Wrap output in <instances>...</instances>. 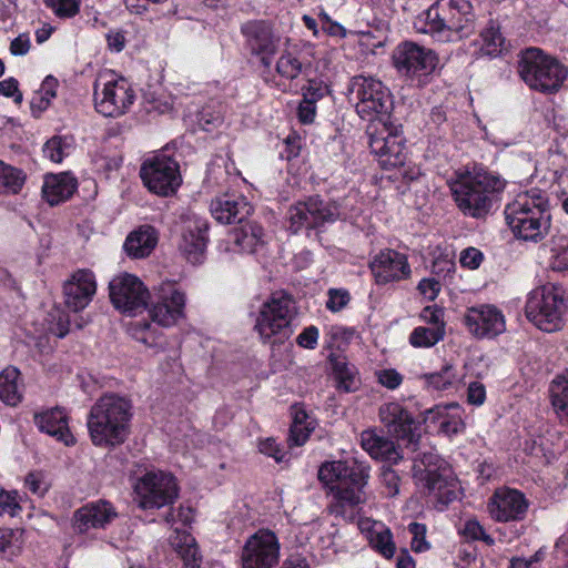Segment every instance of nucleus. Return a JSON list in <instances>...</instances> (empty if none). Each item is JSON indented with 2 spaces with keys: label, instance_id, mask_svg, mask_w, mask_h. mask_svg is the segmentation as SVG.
<instances>
[{
  "label": "nucleus",
  "instance_id": "obj_2",
  "mask_svg": "<svg viewBox=\"0 0 568 568\" xmlns=\"http://www.w3.org/2000/svg\"><path fill=\"white\" fill-rule=\"evenodd\" d=\"M132 400L113 392L101 395L87 416L90 439L97 447L114 448L122 445L131 433Z\"/></svg>",
  "mask_w": 568,
  "mask_h": 568
},
{
  "label": "nucleus",
  "instance_id": "obj_42",
  "mask_svg": "<svg viewBox=\"0 0 568 568\" xmlns=\"http://www.w3.org/2000/svg\"><path fill=\"white\" fill-rule=\"evenodd\" d=\"M26 180L23 172L0 161V193H18Z\"/></svg>",
  "mask_w": 568,
  "mask_h": 568
},
{
  "label": "nucleus",
  "instance_id": "obj_44",
  "mask_svg": "<svg viewBox=\"0 0 568 568\" xmlns=\"http://www.w3.org/2000/svg\"><path fill=\"white\" fill-rule=\"evenodd\" d=\"M72 150V139L68 136H52L43 146L44 156L54 163L62 162Z\"/></svg>",
  "mask_w": 568,
  "mask_h": 568
},
{
  "label": "nucleus",
  "instance_id": "obj_31",
  "mask_svg": "<svg viewBox=\"0 0 568 568\" xmlns=\"http://www.w3.org/2000/svg\"><path fill=\"white\" fill-rule=\"evenodd\" d=\"M77 187V179L68 172L48 174L42 185V196L50 205H58L69 200Z\"/></svg>",
  "mask_w": 568,
  "mask_h": 568
},
{
  "label": "nucleus",
  "instance_id": "obj_39",
  "mask_svg": "<svg viewBox=\"0 0 568 568\" xmlns=\"http://www.w3.org/2000/svg\"><path fill=\"white\" fill-rule=\"evenodd\" d=\"M481 44L479 54L489 58H495L506 50V40L501 36L498 27L490 24L481 33Z\"/></svg>",
  "mask_w": 568,
  "mask_h": 568
},
{
  "label": "nucleus",
  "instance_id": "obj_41",
  "mask_svg": "<svg viewBox=\"0 0 568 568\" xmlns=\"http://www.w3.org/2000/svg\"><path fill=\"white\" fill-rule=\"evenodd\" d=\"M306 68L305 63L292 51L285 50L276 61V72L286 80L297 79Z\"/></svg>",
  "mask_w": 568,
  "mask_h": 568
},
{
  "label": "nucleus",
  "instance_id": "obj_45",
  "mask_svg": "<svg viewBox=\"0 0 568 568\" xmlns=\"http://www.w3.org/2000/svg\"><path fill=\"white\" fill-rule=\"evenodd\" d=\"M425 379L434 389L444 390L456 382L455 369L452 365L446 364L439 372L425 375Z\"/></svg>",
  "mask_w": 568,
  "mask_h": 568
},
{
  "label": "nucleus",
  "instance_id": "obj_47",
  "mask_svg": "<svg viewBox=\"0 0 568 568\" xmlns=\"http://www.w3.org/2000/svg\"><path fill=\"white\" fill-rule=\"evenodd\" d=\"M222 122L223 114L220 105H205L197 113V123L204 131H212Z\"/></svg>",
  "mask_w": 568,
  "mask_h": 568
},
{
  "label": "nucleus",
  "instance_id": "obj_32",
  "mask_svg": "<svg viewBox=\"0 0 568 568\" xmlns=\"http://www.w3.org/2000/svg\"><path fill=\"white\" fill-rule=\"evenodd\" d=\"M361 445L374 459L398 463L403 456L395 443L375 430H364L361 434Z\"/></svg>",
  "mask_w": 568,
  "mask_h": 568
},
{
  "label": "nucleus",
  "instance_id": "obj_19",
  "mask_svg": "<svg viewBox=\"0 0 568 568\" xmlns=\"http://www.w3.org/2000/svg\"><path fill=\"white\" fill-rule=\"evenodd\" d=\"M109 292L113 306L128 314L144 310L150 297L142 281L129 273L114 276L109 283Z\"/></svg>",
  "mask_w": 568,
  "mask_h": 568
},
{
  "label": "nucleus",
  "instance_id": "obj_6",
  "mask_svg": "<svg viewBox=\"0 0 568 568\" xmlns=\"http://www.w3.org/2000/svg\"><path fill=\"white\" fill-rule=\"evenodd\" d=\"M413 477L423 491L443 507L457 499V480L437 454L424 452L414 457Z\"/></svg>",
  "mask_w": 568,
  "mask_h": 568
},
{
  "label": "nucleus",
  "instance_id": "obj_28",
  "mask_svg": "<svg viewBox=\"0 0 568 568\" xmlns=\"http://www.w3.org/2000/svg\"><path fill=\"white\" fill-rule=\"evenodd\" d=\"M209 224L205 220L193 217L185 222L179 248L192 264L202 263L207 245Z\"/></svg>",
  "mask_w": 568,
  "mask_h": 568
},
{
  "label": "nucleus",
  "instance_id": "obj_51",
  "mask_svg": "<svg viewBox=\"0 0 568 568\" xmlns=\"http://www.w3.org/2000/svg\"><path fill=\"white\" fill-rule=\"evenodd\" d=\"M314 429L315 425L292 424L287 437L288 446L298 447L304 445Z\"/></svg>",
  "mask_w": 568,
  "mask_h": 568
},
{
  "label": "nucleus",
  "instance_id": "obj_8",
  "mask_svg": "<svg viewBox=\"0 0 568 568\" xmlns=\"http://www.w3.org/2000/svg\"><path fill=\"white\" fill-rule=\"evenodd\" d=\"M295 315L293 296L285 291H276L263 303L254 328L264 343L281 344L292 336Z\"/></svg>",
  "mask_w": 568,
  "mask_h": 568
},
{
  "label": "nucleus",
  "instance_id": "obj_33",
  "mask_svg": "<svg viewBox=\"0 0 568 568\" xmlns=\"http://www.w3.org/2000/svg\"><path fill=\"white\" fill-rule=\"evenodd\" d=\"M170 542L183 561V568H201L202 555L200 554L195 538L186 532L175 528L170 537Z\"/></svg>",
  "mask_w": 568,
  "mask_h": 568
},
{
  "label": "nucleus",
  "instance_id": "obj_13",
  "mask_svg": "<svg viewBox=\"0 0 568 568\" xmlns=\"http://www.w3.org/2000/svg\"><path fill=\"white\" fill-rule=\"evenodd\" d=\"M366 135L371 152L377 156L383 169L389 170L404 165L406 148L397 128L387 121H373L367 125Z\"/></svg>",
  "mask_w": 568,
  "mask_h": 568
},
{
  "label": "nucleus",
  "instance_id": "obj_38",
  "mask_svg": "<svg viewBox=\"0 0 568 568\" xmlns=\"http://www.w3.org/2000/svg\"><path fill=\"white\" fill-rule=\"evenodd\" d=\"M372 547L387 559H390L396 550L393 534L389 528L381 523H374L369 531Z\"/></svg>",
  "mask_w": 568,
  "mask_h": 568
},
{
  "label": "nucleus",
  "instance_id": "obj_5",
  "mask_svg": "<svg viewBox=\"0 0 568 568\" xmlns=\"http://www.w3.org/2000/svg\"><path fill=\"white\" fill-rule=\"evenodd\" d=\"M507 225L517 239L539 242L549 232L551 213L549 197L532 189L519 194L504 211Z\"/></svg>",
  "mask_w": 568,
  "mask_h": 568
},
{
  "label": "nucleus",
  "instance_id": "obj_29",
  "mask_svg": "<svg viewBox=\"0 0 568 568\" xmlns=\"http://www.w3.org/2000/svg\"><path fill=\"white\" fill-rule=\"evenodd\" d=\"M212 216L222 224L243 223L253 212L251 203L240 194H223L211 201Z\"/></svg>",
  "mask_w": 568,
  "mask_h": 568
},
{
  "label": "nucleus",
  "instance_id": "obj_52",
  "mask_svg": "<svg viewBox=\"0 0 568 568\" xmlns=\"http://www.w3.org/2000/svg\"><path fill=\"white\" fill-rule=\"evenodd\" d=\"M20 510L21 507L17 500V493L6 491L0 488V515L8 514L14 517Z\"/></svg>",
  "mask_w": 568,
  "mask_h": 568
},
{
  "label": "nucleus",
  "instance_id": "obj_22",
  "mask_svg": "<svg viewBox=\"0 0 568 568\" xmlns=\"http://www.w3.org/2000/svg\"><path fill=\"white\" fill-rule=\"evenodd\" d=\"M379 418L387 432L397 439L407 442V447L417 450L420 434L410 413L400 404L392 402L379 407Z\"/></svg>",
  "mask_w": 568,
  "mask_h": 568
},
{
  "label": "nucleus",
  "instance_id": "obj_57",
  "mask_svg": "<svg viewBox=\"0 0 568 568\" xmlns=\"http://www.w3.org/2000/svg\"><path fill=\"white\" fill-rule=\"evenodd\" d=\"M377 381L388 389H396L403 382V376L393 368L382 369L376 373Z\"/></svg>",
  "mask_w": 568,
  "mask_h": 568
},
{
  "label": "nucleus",
  "instance_id": "obj_53",
  "mask_svg": "<svg viewBox=\"0 0 568 568\" xmlns=\"http://www.w3.org/2000/svg\"><path fill=\"white\" fill-rule=\"evenodd\" d=\"M328 92V88L322 81L308 80L307 85L303 88V99L316 103Z\"/></svg>",
  "mask_w": 568,
  "mask_h": 568
},
{
  "label": "nucleus",
  "instance_id": "obj_11",
  "mask_svg": "<svg viewBox=\"0 0 568 568\" xmlns=\"http://www.w3.org/2000/svg\"><path fill=\"white\" fill-rule=\"evenodd\" d=\"M341 216L339 205L335 201L324 200L320 195L308 196L290 206L288 229L296 234L302 229L320 230L334 223Z\"/></svg>",
  "mask_w": 568,
  "mask_h": 568
},
{
  "label": "nucleus",
  "instance_id": "obj_55",
  "mask_svg": "<svg viewBox=\"0 0 568 568\" xmlns=\"http://www.w3.org/2000/svg\"><path fill=\"white\" fill-rule=\"evenodd\" d=\"M164 520L170 524L174 525L176 523H181L183 526H187L193 520V509L189 506H180L175 510H170L165 517Z\"/></svg>",
  "mask_w": 568,
  "mask_h": 568
},
{
  "label": "nucleus",
  "instance_id": "obj_50",
  "mask_svg": "<svg viewBox=\"0 0 568 568\" xmlns=\"http://www.w3.org/2000/svg\"><path fill=\"white\" fill-rule=\"evenodd\" d=\"M381 483L384 487V494L387 497H395L399 491L400 478L390 467L383 466L381 469Z\"/></svg>",
  "mask_w": 568,
  "mask_h": 568
},
{
  "label": "nucleus",
  "instance_id": "obj_30",
  "mask_svg": "<svg viewBox=\"0 0 568 568\" xmlns=\"http://www.w3.org/2000/svg\"><path fill=\"white\" fill-rule=\"evenodd\" d=\"M34 423L41 432L55 437L67 446L73 445L75 442L68 426L67 414L61 408L57 407L36 414Z\"/></svg>",
  "mask_w": 568,
  "mask_h": 568
},
{
  "label": "nucleus",
  "instance_id": "obj_62",
  "mask_svg": "<svg viewBox=\"0 0 568 568\" xmlns=\"http://www.w3.org/2000/svg\"><path fill=\"white\" fill-rule=\"evenodd\" d=\"M0 94L13 98L17 103L22 101V94L19 91V82L14 78H8L0 82Z\"/></svg>",
  "mask_w": 568,
  "mask_h": 568
},
{
  "label": "nucleus",
  "instance_id": "obj_40",
  "mask_svg": "<svg viewBox=\"0 0 568 568\" xmlns=\"http://www.w3.org/2000/svg\"><path fill=\"white\" fill-rule=\"evenodd\" d=\"M552 406L561 420L568 417V375L556 377L549 388Z\"/></svg>",
  "mask_w": 568,
  "mask_h": 568
},
{
  "label": "nucleus",
  "instance_id": "obj_35",
  "mask_svg": "<svg viewBox=\"0 0 568 568\" xmlns=\"http://www.w3.org/2000/svg\"><path fill=\"white\" fill-rule=\"evenodd\" d=\"M331 363L337 389L344 393L355 392L361 384L356 367L341 356H331Z\"/></svg>",
  "mask_w": 568,
  "mask_h": 568
},
{
  "label": "nucleus",
  "instance_id": "obj_20",
  "mask_svg": "<svg viewBox=\"0 0 568 568\" xmlns=\"http://www.w3.org/2000/svg\"><path fill=\"white\" fill-rule=\"evenodd\" d=\"M185 293L176 283L164 282L155 292V301L149 310L153 322L163 327H171L185 316Z\"/></svg>",
  "mask_w": 568,
  "mask_h": 568
},
{
  "label": "nucleus",
  "instance_id": "obj_48",
  "mask_svg": "<svg viewBox=\"0 0 568 568\" xmlns=\"http://www.w3.org/2000/svg\"><path fill=\"white\" fill-rule=\"evenodd\" d=\"M81 0H44V4L58 18L68 19L78 14Z\"/></svg>",
  "mask_w": 568,
  "mask_h": 568
},
{
  "label": "nucleus",
  "instance_id": "obj_25",
  "mask_svg": "<svg viewBox=\"0 0 568 568\" xmlns=\"http://www.w3.org/2000/svg\"><path fill=\"white\" fill-rule=\"evenodd\" d=\"M369 268L377 284L398 282L410 275L406 255L390 248L379 251L371 261Z\"/></svg>",
  "mask_w": 568,
  "mask_h": 568
},
{
  "label": "nucleus",
  "instance_id": "obj_60",
  "mask_svg": "<svg viewBox=\"0 0 568 568\" xmlns=\"http://www.w3.org/2000/svg\"><path fill=\"white\" fill-rule=\"evenodd\" d=\"M419 293L429 301H434L440 291L439 282L434 278H423L417 286Z\"/></svg>",
  "mask_w": 568,
  "mask_h": 568
},
{
  "label": "nucleus",
  "instance_id": "obj_26",
  "mask_svg": "<svg viewBox=\"0 0 568 568\" xmlns=\"http://www.w3.org/2000/svg\"><path fill=\"white\" fill-rule=\"evenodd\" d=\"M97 292L94 274L89 270H78L63 285L64 304L72 312L84 310Z\"/></svg>",
  "mask_w": 568,
  "mask_h": 568
},
{
  "label": "nucleus",
  "instance_id": "obj_58",
  "mask_svg": "<svg viewBox=\"0 0 568 568\" xmlns=\"http://www.w3.org/2000/svg\"><path fill=\"white\" fill-rule=\"evenodd\" d=\"M552 250L556 252L557 267L568 270V236H558Z\"/></svg>",
  "mask_w": 568,
  "mask_h": 568
},
{
  "label": "nucleus",
  "instance_id": "obj_37",
  "mask_svg": "<svg viewBox=\"0 0 568 568\" xmlns=\"http://www.w3.org/2000/svg\"><path fill=\"white\" fill-rule=\"evenodd\" d=\"M19 376L20 372L13 366L0 373V399L7 405L17 406L22 399Z\"/></svg>",
  "mask_w": 568,
  "mask_h": 568
},
{
  "label": "nucleus",
  "instance_id": "obj_54",
  "mask_svg": "<svg viewBox=\"0 0 568 568\" xmlns=\"http://www.w3.org/2000/svg\"><path fill=\"white\" fill-rule=\"evenodd\" d=\"M351 296L346 290L331 288L328 291V300L326 307L332 312H338L343 310L349 302Z\"/></svg>",
  "mask_w": 568,
  "mask_h": 568
},
{
  "label": "nucleus",
  "instance_id": "obj_1",
  "mask_svg": "<svg viewBox=\"0 0 568 568\" xmlns=\"http://www.w3.org/2000/svg\"><path fill=\"white\" fill-rule=\"evenodd\" d=\"M506 184L500 175L485 169L456 171L448 180L459 212L466 217L479 221H485L493 214Z\"/></svg>",
  "mask_w": 568,
  "mask_h": 568
},
{
  "label": "nucleus",
  "instance_id": "obj_49",
  "mask_svg": "<svg viewBox=\"0 0 568 568\" xmlns=\"http://www.w3.org/2000/svg\"><path fill=\"white\" fill-rule=\"evenodd\" d=\"M412 535L410 547L415 552H423L429 549L430 545L426 540L427 528L425 524L410 523L407 527Z\"/></svg>",
  "mask_w": 568,
  "mask_h": 568
},
{
  "label": "nucleus",
  "instance_id": "obj_15",
  "mask_svg": "<svg viewBox=\"0 0 568 568\" xmlns=\"http://www.w3.org/2000/svg\"><path fill=\"white\" fill-rule=\"evenodd\" d=\"M393 62L402 77L420 87L436 69L438 59L433 50L405 41L394 50Z\"/></svg>",
  "mask_w": 568,
  "mask_h": 568
},
{
  "label": "nucleus",
  "instance_id": "obj_64",
  "mask_svg": "<svg viewBox=\"0 0 568 568\" xmlns=\"http://www.w3.org/2000/svg\"><path fill=\"white\" fill-rule=\"evenodd\" d=\"M486 398V390L483 384L473 382L467 389V400L473 405H481Z\"/></svg>",
  "mask_w": 568,
  "mask_h": 568
},
{
  "label": "nucleus",
  "instance_id": "obj_36",
  "mask_svg": "<svg viewBox=\"0 0 568 568\" xmlns=\"http://www.w3.org/2000/svg\"><path fill=\"white\" fill-rule=\"evenodd\" d=\"M231 236L234 245L243 253H254L264 243L263 227L254 222H246L234 229Z\"/></svg>",
  "mask_w": 568,
  "mask_h": 568
},
{
  "label": "nucleus",
  "instance_id": "obj_63",
  "mask_svg": "<svg viewBox=\"0 0 568 568\" xmlns=\"http://www.w3.org/2000/svg\"><path fill=\"white\" fill-rule=\"evenodd\" d=\"M318 329L315 326H308L297 336V344L301 347L314 349L317 345Z\"/></svg>",
  "mask_w": 568,
  "mask_h": 568
},
{
  "label": "nucleus",
  "instance_id": "obj_59",
  "mask_svg": "<svg viewBox=\"0 0 568 568\" xmlns=\"http://www.w3.org/2000/svg\"><path fill=\"white\" fill-rule=\"evenodd\" d=\"M459 262L463 266L475 270L483 262V253L475 247H468L460 253Z\"/></svg>",
  "mask_w": 568,
  "mask_h": 568
},
{
  "label": "nucleus",
  "instance_id": "obj_23",
  "mask_svg": "<svg viewBox=\"0 0 568 568\" xmlns=\"http://www.w3.org/2000/svg\"><path fill=\"white\" fill-rule=\"evenodd\" d=\"M528 507L529 501L521 491L507 487L496 489L487 504L490 517L498 523L523 520Z\"/></svg>",
  "mask_w": 568,
  "mask_h": 568
},
{
  "label": "nucleus",
  "instance_id": "obj_9",
  "mask_svg": "<svg viewBox=\"0 0 568 568\" xmlns=\"http://www.w3.org/2000/svg\"><path fill=\"white\" fill-rule=\"evenodd\" d=\"M518 73L530 89L552 93L562 85L568 70L542 50L528 48L520 54Z\"/></svg>",
  "mask_w": 568,
  "mask_h": 568
},
{
  "label": "nucleus",
  "instance_id": "obj_27",
  "mask_svg": "<svg viewBox=\"0 0 568 568\" xmlns=\"http://www.w3.org/2000/svg\"><path fill=\"white\" fill-rule=\"evenodd\" d=\"M118 514L111 503L100 499L77 509L72 517V527L78 534L91 529H104Z\"/></svg>",
  "mask_w": 568,
  "mask_h": 568
},
{
  "label": "nucleus",
  "instance_id": "obj_3",
  "mask_svg": "<svg viewBox=\"0 0 568 568\" xmlns=\"http://www.w3.org/2000/svg\"><path fill=\"white\" fill-rule=\"evenodd\" d=\"M368 477L369 467L356 460L324 463L318 469V479L331 487V514L353 518L354 508L365 501L364 488Z\"/></svg>",
  "mask_w": 568,
  "mask_h": 568
},
{
  "label": "nucleus",
  "instance_id": "obj_16",
  "mask_svg": "<svg viewBox=\"0 0 568 568\" xmlns=\"http://www.w3.org/2000/svg\"><path fill=\"white\" fill-rule=\"evenodd\" d=\"M140 176L148 190L160 196L172 195L182 183L179 163L164 152L145 159Z\"/></svg>",
  "mask_w": 568,
  "mask_h": 568
},
{
  "label": "nucleus",
  "instance_id": "obj_17",
  "mask_svg": "<svg viewBox=\"0 0 568 568\" xmlns=\"http://www.w3.org/2000/svg\"><path fill=\"white\" fill-rule=\"evenodd\" d=\"M136 501L144 510L172 505L179 497L175 478L164 471H148L134 485Z\"/></svg>",
  "mask_w": 568,
  "mask_h": 568
},
{
  "label": "nucleus",
  "instance_id": "obj_10",
  "mask_svg": "<svg viewBox=\"0 0 568 568\" xmlns=\"http://www.w3.org/2000/svg\"><path fill=\"white\" fill-rule=\"evenodd\" d=\"M351 99L356 100V112L362 119L387 121L393 101L389 90L371 75H355L348 84Z\"/></svg>",
  "mask_w": 568,
  "mask_h": 568
},
{
  "label": "nucleus",
  "instance_id": "obj_12",
  "mask_svg": "<svg viewBox=\"0 0 568 568\" xmlns=\"http://www.w3.org/2000/svg\"><path fill=\"white\" fill-rule=\"evenodd\" d=\"M134 99V91L123 77L104 73L94 83V106L104 116L123 115L133 104Z\"/></svg>",
  "mask_w": 568,
  "mask_h": 568
},
{
  "label": "nucleus",
  "instance_id": "obj_34",
  "mask_svg": "<svg viewBox=\"0 0 568 568\" xmlns=\"http://www.w3.org/2000/svg\"><path fill=\"white\" fill-rule=\"evenodd\" d=\"M158 243L155 230L152 226H142L129 234L124 242V250L128 255L142 258L153 251Z\"/></svg>",
  "mask_w": 568,
  "mask_h": 568
},
{
  "label": "nucleus",
  "instance_id": "obj_14",
  "mask_svg": "<svg viewBox=\"0 0 568 568\" xmlns=\"http://www.w3.org/2000/svg\"><path fill=\"white\" fill-rule=\"evenodd\" d=\"M565 310L562 296L555 288L545 286L534 290L525 306L529 322L547 333L556 332L561 327Z\"/></svg>",
  "mask_w": 568,
  "mask_h": 568
},
{
  "label": "nucleus",
  "instance_id": "obj_18",
  "mask_svg": "<svg viewBox=\"0 0 568 568\" xmlns=\"http://www.w3.org/2000/svg\"><path fill=\"white\" fill-rule=\"evenodd\" d=\"M240 31L250 53L257 57L265 68H270L281 45V36L274 24L268 20L254 19L242 23Z\"/></svg>",
  "mask_w": 568,
  "mask_h": 568
},
{
  "label": "nucleus",
  "instance_id": "obj_46",
  "mask_svg": "<svg viewBox=\"0 0 568 568\" xmlns=\"http://www.w3.org/2000/svg\"><path fill=\"white\" fill-rule=\"evenodd\" d=\"M465 429V423L462 418L460 408L458 404H452V410L439 424V432L444 435L452 437Z\"/></svg>",
  "mask_w": 568,
  "mask_h": 568
},
{
  "label": "nucleus",
  "instance_id": "obj_24",
  "mask_svg": "<svg viewBox=\"0 0 568 568\" xmlns=\"http://www.w3.org/2000/svg\"><path fill=\"white\" fill-rule=\"evenodd\" d=\"M464 322L468 331L479 338H493L506 328L503 313L491 305L468 308Z\"/></svg>",
  "mask_w": 568,
  "mask_h": 568
},
{
  "label": "nucleus",
  "instance_id": "obj_61",
  "mask_svg": "<svg viewBox=\"0 0 568 568\" xmlns=\"http://www.w3.org/2000/svg\"><path fill=\"white\" fill-rule=\"evenodd\" d=\"M260 452L264 455L273 457L277 463L283 462L286 456V452L280 448L277 443L272 438H267L261 442Z\"/></svg>",
  "mask_w": 568,
  "mask_h": 568
},
{
  "label": "nucleus",
  "instance_id": "obj_56",
  "mask_svg": "<svg viewBox=\"0 0 568 568\" xmlns=\"http://www.w3.org/2000/svg\"><path fill=\"white\" fill-rule=\"evenodd\" d=\"M17 531L12 529H0V552L4 555H16L19 546L16 545Z\"/></svg>",
  "mask_w": 568,
  "mask_h": 568
},
{
  "label": "nucleus",
  "instance_id": "obj_7",
  "mask_svg": "<svg viewBox=\"0 0 568 568\" xmlns=\"http://www.w3.org/2000/svg\"><path fill=\"white\" fill-rule=\"evenodd\" d=\"M295 315L293 296L285 291H276L263 303L254 328L264 343L281 344L292 336Z\"/></svg>",
  "mask_w": 568,
  "mask_h": 568
},
{
  "label": "nucleus",
  "instance_id": "obj_43",
  "mask_svg": "<svg viewBox=\"0 0 568 568\" xmlns=\"http://www.w3.org/2000/svg\"><path fill=\"white\" fill-rule=\"evenodd\" d=\"M444 326H418L409 335V342L414 347H432L444 338Z\"/></svg>",
  "mask_w": 568,
  "mask_h": 568
},
{
  "label": "nucleus",
  "instance_id": "obj_4",
  "mask_svg": "<svg viewBox=\"0 0 568 568\" xmlns=\"http://www.w3.org/2000/svg\"><path fill=\"white\" fill-rule=\"evenodd\" d=\"M471 4L467 0H437L414 23L418 32L440 42H456L475 30Z\"/></svg>",
  "mask_w": 568,
  "mask_h": 568
},
{
  "label": "nucleus",
  "instance_id": "obj_21",
  "mask_svg": "<svg viewBox=\"0 0 568 568\" xmlns=\"http://www.w3.org/2000/svg\"><path fill=\"white\" fill-rule=\"evenodd\" d=\"M280 542L268 529L252 535L242 549L243 568H273L278 561Z\"/></svg>",
  "mask_w": 568,
  "mask_h": 568
}]
</instances>
